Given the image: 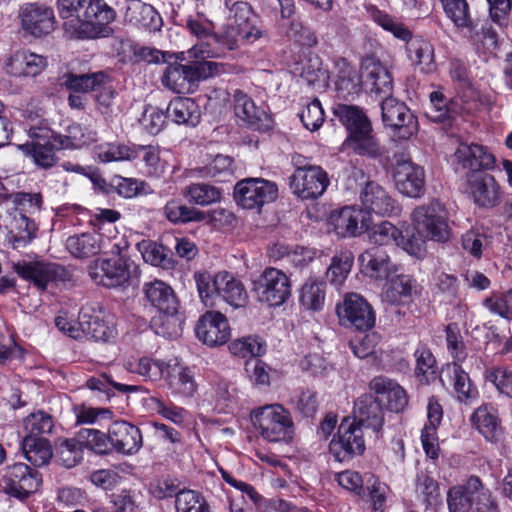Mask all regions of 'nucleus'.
<instances>
[{"label": "nucleus", "instance_id": "nucleus-35", "mask_svg": "<svg viewBox=\"0 0 512 512\" xmlns=\"http://www.w3.org/2000/svg\"><path fill=\"white\" fill-rule=\"evenodd\" d=\"M124 17L130 24L151 31H157L162 26V19L155 8L141 1L132 2L128 5Z\"/></svg>", "mask_w": 512, "mask_h": 512}, {"label": "nucleus", "instance_id": "nucleus-48", "mask_svg": "<svg viewBox=\"0 0 512 512\" xmlns=\"http://www.w3.org/2000/svg\"><path fill=\"white\" fill-rule=\"evenodd\" d=\"M182 195L189 203L199 206L217 203L222 197L219 188L207 183H192L182 190Z\"/></svg>", "mask_w": 512, "mask_h": 512}, {"label": "nucleus", "instance_id": "nucleus-45", "mask_svg": "<svg viewBox=\"0 0 512 512\" xmlns=\"http://www.w3.org/2000/svg\"><path fill=\"white\" fill-rule=\"evenodd\" d=\"M22 449L26 459L34 466H44L53 456L52 448L44 437L25 436Z\"/></svg>", "mask_w": 512, "mask_h": 512}, {"label": "nucleus", "instance_id": "nucleus-54", "mask_svg": "<svg viewBox=\"0 0 512 512\" xmlns=\"http://www.w3.org/2000/svg\"><path fill=\"white\" fill-rule=\"evenodd\" d=\"M338 71V88L347 94H357L361 90L360 76L345 58H339L335 62Z\"/></svg>", "mask_w": 512, "mask_h": 512}, {"label": "nucleus", "instance_id": "nucleus-16", "mask_svg": "<svg viewBox=\"0 0 512 512\" xmlns=\"http://www.w3.org/2000/svg\"><path fill=\"white\" fill-rule=\"evenodd\" d=\"M92 279L105 287L116 288L129 281L128 266L121 258L98 259L89 266Z\"/></svg>", "mask_w": 512, "mask_h": 512}, {"label": "nucleus", "instance_id": "nucleus-43", "mask_svg": "<svg viewBox=\"0 0 512 512\" xmlns=\"http://www.w3.org/2000/svg\"><path fill=\"white\" fill-rule=\"evenodd\" d=\"M163 213L173 224L202 222L207 219L206 211L187 206L177 199L169 200L163 208Z\"/></svg>", "mask_w": 512, "mask_h": 512}, {"label": "nucleus", "instance_id": "nucleus-31", "mask_svg": "<svg viewBox=\"0 0 512 512\" xmlns=\"http://www.w3.org/2000/svg\"><path fill=\"white\" fill-rule=\"evenodd\" d=\"M370 389L377 395L380 402L386 401L387 408L400 412L407 405L404 389L395 381L386 377H375L370 382Z\"/></svg>", "mask_w": 512, "mask_h": 512}, {"label": "nucleus", "instance_id": "nucleus-36", "mask_svg": "<svg viewBox=\"0 0 512 512\" xmlns=\"http://www.w3.org/2000/svg\"><path fill=\"white\" fill-rule=\"evenodd\" d=\"M162 83L165 87L178 94L192 92L195 82L190 65H169L162 76Z\"/></svg>", "mask_w": 512, "mask_h": 512}, {"label": "nucleus", "instance_id": "nucleus-3", "mask_svg": "<svg viewBox=\"0 0 512 512\" xmlns=\"http://www.w3.org/2000/svg\"><path fill=\"white\" fill-rule=\"evenodd\" d=\"M253 428L265 441L281 442L292 438L294 423L290 412L280 404H268L250 412Z\"/></svg>", "mask_w": 512, "mask_h": 512}, {"label": "nucleus", "instance_id": "nucleus-25", "mask_svg": "<svg viewBox=\"0 0 512 512\" xmlns=\"http://www.w3.org/2000/svg\"><path fill=\"white\" fill-rule=\"evenodd\" d=\"M362 272L374 279H389L397 272V266L391 261L387 252L374 246L365 250L359 256Z\"/></svg>", "mask_w": 512, "mask_h": 512}, {"label": "nucleus", "instance_id": "nucleus-9", "mask_svg": "<svg viewBox=\"0 0 512 512\" xmlns=\"http://www.w3.org/2000/svg\"><path fill=\"white\" fill-rule=\"evenodd\" d=\"M5 492L15 498L24 500L38 491L41 483V474L24 463L9 466L3 475Z\"/></svg>", "mask_w": 512, "mask_h": 512}, {"label": "nucleus", "instance_id": "nucleus-38", "mask_svg": "<svg viewBox=\"0 0 512 512\" xmlns=\"http://www.w3.org/2000/svg\"><path fill=\"white\" fill-rule=\"evenodd\" d=\"M406 51L409 59L420 71L427 73L434 69V48L428 40L422 37L410 38Z\"/></svg>", "mask_w": 512, "mask_h": 512}, {"label": "nucleus", "instance_id": "nucleus-55", "mask_svg": "<svg viewBox=\"0 0 512 512\" xmlns=\"http://www.w3.org/2000/svg\"><path fill=\"white\" fill-rule=\"evenodd\" d=\"M66 141L59 143L61 148H80L96 141L97 132L89 126L73 123L67 128Z\"/></svg>", "mask_w": 512, "mask_h": 512}, {"label": "nucleus", "instance_id": "nucleus-37", "mask_svg": "<svg viewBox=\"0 0 512 512\" xmlns=\"http://www.w3.org/2000/svg\"><path fill=\"white\" fill-rule=\"evenodd\" d=\"M167 117L177 124L195 126L200 120V109L191 98L176 97L167 107Z\"/></svg>", "mask_w": 512, "mask_h": 512}, {"label": "nucleus", "instance_id": "nucleus-52", "mask_svg": "<svg viewBox=\"0 0 512 512\" xmlns=\"http://www.w3.org/2000/svg\"><path fill=\"white\" fill-rule=\"evenodd\" d=\"M99 238V235L91 233L70 236L66 241V247L74 257H90L100 250Z\"/></svg>", "mask_w": 512, "mask_h": 512}, {"label": "nucleus", "instance_id": "nucleus-49", "mask_svg": "<svg viewBox=\"0 0 512 512\" xmlns=\"http://www.w3.org/2000/svg\"><path fill=\"white\" fill-rule=\"evenodd\" d=\"M38 227L34 220L23 213L15 215L11 223V242L14 248H21L30 243L36 236Z\"/></svg>", "mask_w": 512, "mask_h": 512}, {"label": "nucleus", "instance_id": "nucleus-46", "mask_svg": "<svg viewBox=\"0 0 512 512\" xmlns=\"http://www.w3.org/2000/svg\"><path fill=\"white\" fill-rule=\"evenodd\" d=\"M106 83V74L104 72L74 74L66 73L63 76L65 87L75 93H87L97 91Z\"/></svg>", "mask_w": 512, "mask_h": 512}, {"label": "nucleus", "instance_id": "nucleus-20", "mask_svg": "<svg viewBox=\"0 0 512 512\" xmlns=\"http://www.w3.org/2000/svg\"><path fill=\"white\" fill-rule=\"evenodd\" d=\"M467 189L475 203L482 207H492L500 199V186L492 175L483 171L467 173Z\"/></svg>", "mask_w": 512, "mask_h": 512}, {"label": "nucleus", "instance_id": "nucleus-19", "mask_svg": "<svg viewBox=\"0 0 512 512\" xmlns=\"http://www.w3.org/2000/svg\"><path fill=\"white\" fill-rule=\"evenodd\" d=\"M13 269L40 289H45L50 281H65L68 275L64 267L56 263L22 262L14 264Z\"/></svg>", "mask_w": 512, "mask_h": 512}, {"label": "nucleus", "instance_id": "nucleus-6", "mask_svg": "<svg viewBox=\"0 0 512 512\" xmlns=\"http://www.w3.org/2000/svg\"><path fill=\"white\" fill-rule=\"evenodd\" d=\"M80 330H74L76 340L107 342L116 335L114 318L100 307L86 305L78 316Z\"/></svg>", "mask_w": 512, "mask_h": 512}, {"label": "nucleus", "instance_id": "nucleus-34", "mask_svg": "<svg viewBox=\"0 0 512 512\" xmlns=\"http://www.w3.org/2000/svg\"><path fill=\"white\" fill-rule=\"evenodd\" d=\"M471 422L484 438L496 443L502 437V426L497 410L491 405H481L471 415Z\"/></svg>", "mask_w": 512, "mask_h": 512}, {"label": "nucleus", "instance_id": "nucleus-50", "mask_svg": "<svg viewBox=\"0 0 512 512\" xmlns=\"http://www.w3.org/2000/svg\"><path fill=\"white\" fill-rule=\"evenodd\" d=\"M77 436L82 448H87L96 454L106 455L113 450L110 430L106 434L97 429H82Z\"/></svg>", "mask_w": 512, "mask_h": 512}, {"label": "nucleus", "instance_id": "nucleus-39", "mask_svg": "<svg viewBox=\"0 0 512 512\" xmlns=\"http://www.w3.org/2000/svg\"><path fill=\"white\" fill-rule=\"evenodd\" d=\"M417 292V284L406 275L392 278L384 287L382 299L389 304H400Z\"/></svg>", "mask_w": 512, "mask_h": 512}, {"label": "nucleus", "instance_id": "nucleus-4", "mask_svg": "<svg viewBox=\"0 0 512 512\" xmlns=\"http://www.w3.org/2000/svg\"><path fill=\"white\" fill-rule=\"evenodd\" d=\"M411 218L418 234L437 242L449 240L451 233L448 214L439 201H431L416 207Z\"/></svg>", "mask_w": 512, "mask_h": 512}, {"label": "nucleus", "instance_id": "nucleus-1", "mask_svg": "<svg viewBox=\"0 0 512 512\" xmlns=\"http://www.w3.org/2000/svg\"><path fill=\"white\" fill-rule=\"evenodd\" d=\"M56 6L71 37L96 39L113 34L110 24L116 19V11L105 0H58Z\"/></svg>", "mask_w": 512, "mask_h": 512}, {"label": "nucleus", "instance_id": "nucleus-23", "mask_svg": "<svg viewBox=\"0 0 512 512\" xmlns=\"http://www.w3.org/2000/svg\"><path fill=\"white\" fill-rule=\"evenodd\" d=\"M328 225L339 237H355L368 229L362 210L354 207H343L333 211L328 219Z\"/></svg>", "mask_w": 512, "mask_h": 512}, {"label": "nucleus", "instance_id": "nucleus-29", "mask_svg": "<svg viewBox=\"0 0 512 512\" xmlns=\"http://www.w3.org/2000/svg\"><path fill=\"white\" fill-rule=\"evenodd\" d=\"M264 31L261 29H249L240 27L227 22L223 31L217 34V42L214 44L221 51V57L226 54V51L235 50L242 43H254L256 40L264 36Z\"/></svg>", "mask_w": 512, "mask_h": 512}, {"label": "nucleus", "instance_id": "nucleus-44", "mask_svg": "<svg viewBox=\"0 0 512 512\" xmlns=\"http://www.w3.org/2000/svg\"><path fill=\"white\" fill-rule=\"evenodd\" d=\"M334 114L346 127L348 134L372 128L371 121L367 115L357 106L340 104L334 109Z\"/></svg>", "mask_w": 512, "mask_h": 512}, {"label": "nucleus", "instance_id": "nucleus-33", "mask_svg": "<svg viewBox=\"0 0 512 512\" xmlns=\"http://www.w3.org/2000/svg\"><path fill=\"white\" fill-rule=\"evenodd\" d=\"M143 291L148 302L160 313H178L179 301L171 286L161 280L145 283Z\"/></svg>", "mask_w": 512, "mask_h": 512}, {"label": "nucleus", "instance_id": "nucleus-30", "mask_svg": "<svg viewBox=\"0 0 512 512\" xmlns=\"http://www.w3.org/2000/svg\"><path fill=\"white\" fill-rule=\"evenodd\" d=\"M443 375L453 386L457 400L464 404H471L478 398V389L472 383L469 375L465 372L461 364L451 362L443 369Z\"/></svg>", "mask_w": 512, "mask_h": 512}, {"label": "nucleus", "instance_id": "nucleus-42", "mask_svg": "<svg viewBox=\"0 0 512 512\" xmlns=\"http://www.w3.org/2000/svg\"><path fill=\"white\" fill-rule=\"evenodd\" d=\"M344 145L358 155L375 158L381 155V147L373 129L348 134Z\"/></svg>", "mask_w": 512, "mask_h": 512}, {"label": "nucleus", "instance_id": "nucleus-56", "mask_svg": "<svg viewBox=\"0 0 512 512\" xmlns=\"http://www.w3.org/2000/svg\"><path fill=\"white\" fill-rule=\"evenodd\" d=\"M72 412L77 425L97 424L102 420L110 421L113 412L108 408H95L84 403L74 404Z\"/></svg>", "mask_w": 512, "mask_h": 512}, {"label": "nucleus", "instance_id": "nucleus-57", "mask_svg": "<svg viewBox=\"0 0 512 512\" xmlns=\"http://www.w3.org/2000/svg\"><path fill=\"white\" fill-rule=\"evenodd\" d=\"M293 72L310 85L326 79V72L322 69L321 59L317 55L308 56L302 62L297 63Z\"/></svg>", "mask_w": 512, "mask_h": 512}, {"label": "nucleus", "instance_id": "nucleus-53", "mask_svg": "<svg viewBox=\"0 0 512 512\" xmlns=\"http://www.w3.org/2000/svg\"><path fill=\"white\" fill-rule=\"evenodd\" d=\"M176 512H210L205 497L197 491L183 489L175 493Z\"/></svg>", "mask_w": 512, "mask_h": 512}, {"label": "nucleus", "instance_id": "nucleus-47", "mask_svg": "<svg viewBox=\"0 0 512 512\" xmlns=\"http://www.w3.org/2000/svg\"><path fill=\"white\" fill-rule=\"evenodd\" d=\"M415 491L426 510H436L442 503L437 481L424 472L417 474Z\"/></svg>", "mask_w": 512, "mask_h": 512}, {"label": "nucleus", "instance_id": "nucleus-61", "mask_svg": "<svg viewBox=\"0 0 512 512\" xmlns=\"http://www.w3.org/2000/svg\"><path fill=\"white\" fill-rule=\"evenodd\" d=\"M53 427L54 422L51 415L44 411L31 413L24 419L26 436L43 437V435L51 433Z\"/></svg>", "mask_w": 512, "mask_h": 512}, {"label": "nucleus", "instance_id": "nucleus-60", "mask_svg": "<svg viewBox=\"0 0 512 512\" xmlns=\"http://www.w3.org/2000/svg\"><path fill=\"white\" fill-rule=\"evenodd\" d=\"M82 445L78 439L63 440L56 451V459L66 468H72L82 459Z\"/></svg>", "mask_w": 512, "mask_h": 512}, {"label": "nucleus", "instance_id": "nucleus-8", "mask_svg": "<svg viewBox=\"0 0 512 512\" xmlns=\"http://www.w3.org/2000/svg\"><path fill=\"white\" fill-rule=\"evenodd\" d=\"M277 186L262 178H247L239 181L234 189V198L245 209L262 207L276 199Z\"/></svg>", "mask_w": 512, "mask_h": 512}, {"label": "nucleus", "instance_id": "nucleus-11", "mask_svg": "<svg viewBox=\"0 0 512 512\" xmlns=\"http://www.w3.org/2000/svg\"><path fill=\"white\" fill-rule=\"evenodd\" d=\"M328 185V175L320 166L298 167L290 176V188L301 199L318 198Z\"/></svg>", "mask_w": 512, "mask_h": 512}, {"label": "nucleus", "instance_id": "nucleus-15", "mask_svg": "<svg viewBox=\"0 0 512 512\" xmlns=\"http://www.w3.org/2000/svg\"><path fill=\"white\" fill-rule=\"evenodd\" d=\"M396 189L403 195L417 198L424 192V169L409 159L397 160L393 169Z\"/></svg>", "mask_w": 512, "mask_h": 512}, {"label": "nucleus", "instance_id": "nucleus-27", "mask_svg": "<svg viewBox=\"0 0 512 512\" xmlns=\"http://www.w3.org/2000/svg\"><path fill=\"white\" fill-rule=\"evenodd\" d=\"M110 437L113 449L122 454H135L142 447L140 429L126 421L114 422L110 427Z\"/></svg>", "mask_w": 512, "mask_h": 512}, {"label": "nucleus", "instance_id": "nucleus-13", "mask_svg": "<svg viewBox=\"0 0 512 512\" xmlns=\"http://www.w3.org/2000/svg\"><path fill=\"white\" fill-rule=\"evenodd\" d=\"M336 311L340 322L345 326L368 330L375 324V314L371 305L357 293L346 294Z\"/></svg>", "mask_w": 512, "mask_h": 512}, {"label": "nucleus", "instance_id": "nucleus-12", "mask_svg": "<svg viewBox=\"0 0 512 512\" xmlns=\"http://www.w3.org/2000/svg\"><path fill=\"white\" fill-rule=\"evenodd\" d=\"M186 27L198 41L188 51V57L194 59L221 58V51L214 45L217 42V33L211 21L201 16L190 17Z\"/></svg>", "mask_w": 512, "mask_h": 512}, {"label": "nucleus", "instance_id": "nucleus-41", "mask_svg": "<svg viewBox=\"0 0 512 512\" xmlns=\"http://www.w3.org/2000/svg\"><path fill=\"white\" fill-rule=\"evenodd\" d=\"M137 247L146 263L166 270L175 267L176 262L172 254L162 244L152 240H142Z\"/></svg>", "mask_w": 512, "mask_h": 512}, {"label": "nucleus", "instance_id": "nucleus-17", "mask_svg": "<svg viewBox=\"0 0 512 512\" xmlns=\"http://www.w3.org/2000/svg\"><path fill=\"white\" fill-rule=\"evenodd\" d=\"M363 82L361 88L366 92L389 97L393 80L390 72L374 56H366L361 62Z\"/></svg>", "mask_w": 512, "mask_h": 512}, {"label": "nucleus", "instance_id": "nucleus-64", "mask_svg": "<svg viewBox=\"0 0 512 512\" xmlns=\"http://www.w3.org/2000/svg\"><path fill=\"white\" fill-rule=\"evenodd\" d=\"M152 328L156 334L163 337H177L181 332V320L177 313H161L153 318Z\"/></svg>", "mask_w": 512, "mask_h": 512}, {"label": "nucleus", "instance_id": "nucleus-59", "mask_svg": "<svg viewBox=\"0 0 512 512\" xmlns=\"http://www.w3.org/2000/svg\"><path fill=\"white\" fill-rule=\"evenodd\" d=\"M446 346L453 362L461 364L467 357L466 346L460 328L456 323H450L445 327Z\"/></svg>", "mask_w": 512, "mask_h": 512}, {"label": "nucleus", "instance_id": "nucleus-28", "mask_svg": "<svg viewBox=\"0 0 512 512\" xmlns=\"http://www.w3.org/2000/svg\"><path fill=\"white\" fill-rule=\"evenodd\" d=\"M455 157L469 172L491 170L495 166L494 155L478 144H460L455 152Z\"/></svg>", "mask_w": 512, "mask_h": 512}, {"label": "nucleus", "instance_id": "nucleus-40", "mask_svg": "<svg viewBox=\"0 0 512 512\" xmlns=\"http://www.w3.org/2000/svg\"><path fill=\"white\" fill-rule=\"evenodd\" d=\"M168 385L174 395L189 398L194 395L197 384L190 368L175 365L168 372Z\"/></svg>", "mask_w": 512, "mask_h": 512}, {"label": "nucleus", "instance_id": "nucleus-24", "mask_svg": "<svg viewBox=\"0 0 512 512\" xmlns=\"http://www.w3.org/2000/svg\"><path fill=\"white\" fill-rule=\"evenodd\" d=\"M351 420L360 427L365 426L375 433H379L384 424V411L379 399L371 394L360 396L354 404Z\"/></svg>", "mask_w": 512, "mask_h": 512}, {"label": "nucleus", "instance_id": "nucleus-7", "mask_svg": "<svg viewBox=\"0 0 512 512\" xmlns=\"http://www.w3.org/2000/svg\"><path fill=\"white\" fill-rule=\"evenodd\" d=\"M253 290L260 302L277 307L291 296V282L282 270L268 267L253 281Z\"/></svg>", "mask_w": 512, "mask_h": 512}, {"label": "nucleus", "instance_id": "nucleus-26", "mask_svg": "<svg viewBox=\"0 0 512 512\" xmlns=\"http://www.w3.org/2000/svg\"><path fill=\"white\" fill-rule=\"evenodd\" d=\"M234 111L237 118L254 129L264 130L270 127L271 120L267 112L257 107L254 101L240 90L234 93Z\"/></svg>", "mask_w": 512, "mask_h": 512}, {"label": "nucleus", "instance_id": "nucleus-58", "mask_svg": "<svg viewBox=\"0 0 512 512\" xmlns=\"http://www.w3.org/2000/svg\"><path fill=\"white\" fill-rule=\"evenodd\" d=\"M369 240L377 246H387L390 244L397 245L401 231L388 221H383L372 227L368 226Z\"/></svg>", "mask_w": 512, "mask_h": 512}, {"label": "nucleus", "instance_id": "nucleus-5", "mask_svg": "<svg viewBox=\"0 0 512 512\" xmlns=\"http://www.w3.org/2000/svg\"><path fill=\"white\" fill-rule=\"evenodd\" d=\"M447 503L450 512H469L473 504L482 511L493 507L489 491L485 490L481 480L471 476L460 485L448 490Z\"/></svg>", "mask_w": 512, "mask_h": 512}, {"label": "nucleus", "instance_id": "nucleus-63", "mask_svg": "<svg viewBox=\"0 0 512 512\" xmlns=\"http://www.w3.org/2000/svg\"><path fill=\"white\" fill-rule=\"evenodd\" d=\"M416 358V375L420 377V381L428 383L435 378L436 359L432 352L426 347H420L415 351Z\"/></svg>", "mask_w": 512, "mask_h": 512}, {"label": "nucleus", "instance_id": "nucleus-32", "mask_svg": "<svg viewBox=\"0 0 512 512\" xmlns=\"http://www.w3.org/2000/svg\"><path fill=\"white\" fill-rule=\"evenodd\" d=\"M47 59L39 54L21 50L15 52L7 61L8 73L13 76H37L47 67Z\"/></svg>", "mask_w": 512, "mask_h": 512}, {"label": "nucleus", "instance_id": "nucleus-14", "mask_svg": "<svg viewBox=\"0 0 512 512\" xmlns=\"http://www.w3.org/2000/svg\"><path fill=\"white\" fill-rule=\"evenodd\" d=\"M329 447L338 461L362 454L365 450L362 427L351 418H344L338 428L337 439H333Z\"/></svg>", "mask_w": 512, "mask_h": 512}, {"label": "nucleus", "instance_id": "nucleus-21", "mask_svg": "<svg viewBox=\"0 0 512 512\" xmlns=\"http://www.w3.org/2000/svg\"><path fill=\"white\" fill-rule=\"evenodd\" d=\"M22 27L35 37L51 33L56 24L54 11L51 7L30 3L22 8Z\"/></svg>", "mask_w": 512, "mask_h": 512}, {"label": "nucleus", "instance_id": "nucleus-51", "mask_svg": "<svg viewBox=\"0 0 512 512\" xmlns=\"http://www.w3.org/2000/svg\"><path fill=\"white\" fill-rule=\"evenodd\" d=\"M325 282L316 278L308 279L301 289L300 303L308 310L319 311L325 301Z\"/></svg>", "mask_w": 512, "mask_h": 512}, {"label": "nucleus", "instance_id": "nucleus-62", "mask_svg": "<svg viewBox=\"0 0 512 512\" xmlns=\"http://www.w3.org/2000/svg\"><path fill=\"white\" fill-rule=\"evenodd\" d=\"M484 306L494 314L507 320L512 319V289L506 292H494L487 297Z\"/></svg>", "mask_w": 512, "mask_h": 512}, {"label": "nucleus", "instance_id": "nucleus-22", "mask_svg": "<svg viewBox=\"0 0 512 512\" xmlns=\"http://www.w3.org/2000/svg\"><path fill=\"white\" fill-rule=\"evenodd\" d=\"M361 207L368 213L390 216L398 212L397 202L376 182H368L360 192Z\"/></svg>", "mask_w": 512, "mask_h": 512}, {"label": "nucleus", "instance_id": "nucleus-18", "mask_svg": "<svg viewBox=\"0 0 512 512\" xmlns=\"http://www.w3.org/2000/svg\"><path fill=\"white\" fill-rule=\"evenodd\" d=\"M197 338L208 346L225 344L230 337L228 320L219 311L203 314L195 327Z\"/></svg>", "mask_w": 512, "mask_h": 512}, {"label": "nucleus", "instance_id": "nucleus-10", "mask_svg": "<svg viewBox=\"0 0 512 512\" xmlns=\"http://www.w3.org/2000/svg\"><path fill=\"white\" fill-rule=\"evenodd\" d=\"M382 120L399 138L409 139L418 131V121L411 110L402 102L386 97L381 104Z\"/></svg>", "mask_w": 512, "mask_h": 512}, {"label": "nucleus", "instance_id": "nucleus-2", "mask_svg": "<svg viewBox=\"0 0 512 512\" xmlns=\"http://www.w3.org/2000/svg\"><path fill=\"white\" fill-rule=\"evenodd\" d=\"M194 279L200 299L207 307H214L218 298L233 309L244 308L249 303L244 283L227 271H219L216 274L196 272Z\"/></svg>", "mask_w": 512, "mask_h": 512}]
</instances>
